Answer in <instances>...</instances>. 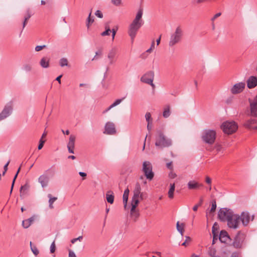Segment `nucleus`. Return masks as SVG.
Here are the masks:
<instances>
[{
  "label": "nucleus",
  "instance_id": "nucleus-21",
  "mask_svg": "<svg viewBox=\"0 0 257 257\" xmlns=\"http://www.w3.org/2000/svg\"><path fill=\"white\" fill-rule=\"evenodd\" d=\"M38 181L42 187L44 188L48 185L49 178L47 175L44 174L39 177Z\"/></svg>",
  "mask_w": 257,
  "mask_h": 257
},
{
  "label": "nucleus",
  "instance_id": "nucleus-43",
  "mask_svg": "<svg viewBox=\"0 0 257 257\" xmlns=\"http://www.w3.org/2000/svg\"><path fill=\"white\" fill-rule=\"evenodd\" d=\"M55 171V165H53L50 169H48L46 172L49 174H54Z\"/></svg>",
  "mask_w": 257,
  "mask_h": 257
},
{
  "label": "nucleus",
  "instance_id": "nucleus-26",
  "mask_svg": "<svg viewBox=\"0 0 257 257\" xmlns=\"http://www.w3.org/2000/svg\"><path fill=\"white\" fill-rule=\"evenodd\" d=\"M126 96H124L122 97L121 99H116L112 104H111L105 111H104L103 113H105L108 110H109L110 109L113 108V107L118 105L119 103H121V102L125 99Z\"/></svg>",
  "mask_w": 257,
  "mask_h": 257
},
{
  "label": "nucleus",
  "instance_id": "nucleus-58",
  "mask_svg": "<svg viewBox=\"0 0 257 257\" xmlns=\"http://www.w3.org/2000/svg\"><path fill=\"white\" fill-rule=\"evenodd\" d=\"M79 174L80 176H81L82 177H83V180L85 179V178L87 176V174L86 173H84V172H79Z\"/></svg>",
  "mask_w": 257,
  "mask_h": 257
},
{
  "label": "nucleus",
  "instance_id": "nucleus-12",
  "mask_svg": "<svg viewBox=\"0 0 257 257\" xmlns=\"http://www.w3.org/2000/svg\"><path fill=\"white\" fill-rule=\"evenodd\" d=\"M139 204V201L135 200L134 203H132V208L131 209V216L132 218L136 221L140 216V213L138 210H136V207Z\"/></svg>",
  "mask_w": 257,
  "mask_h": 257
},
{
  "label": "nucleus",
  "instance_id": "nucleus-6",
  "mask_svg": "<svg viewBox=\"0 0 257 257\" xmlns=\"http://www.w3.org/2000/svg\"><path fill=\"white\" fill-rule=\"evenodd\" d=\"M182 36V30L180 27H178L176 28L174 33L171 36L169 45L172 47L178 43L181 40Z\"/></svg>",
  "mask_w": 257,
  "mask_h": 257
},
{
  "label": "nucleus",
  "instance_id": "nucleus-56",
  "mask_svg": "<svg viewBox=\"0 0 257 257\" xmlns=\"http://www.w3.org/2000/svg\"><path fill=\"white\" fill-rule=\"evenodd\" d=\"M116 31H117V29H115L114 28H113L111 30V32H112V40H113L114 39V37L116 34Z\"/></svg>",
  "mask_w": 257,
  "mask_h": 257
},
{
  "label": "nucleus",
  "instance_id": "nucleus-34",
  "mask_svg": "<svg viewBox=\"0 0 257 257\" xmlns=\"http://www.w3.org/2000/svg\"><path fill=\"white\" fill-rule=\"evenodd\" d=\"M170 115V106L167 105L164 108V110L163 113V115L165 118H167Z\"/></svg>",
  "mask_w": 257,
  "mask_h": 257
},
{
  "label": "nucleus",
  "instance_id": "nucleus-46",
  "mask_svg": "<svg viewBox=\"0 0 257 257\" xmlns=\"http://www.w3.org/2000/svg\"><path fill=\"white\" fill-rule=\"evenodd\" d=\"M45 143V141L43 140L42 138H41L39 142V144L38 147V150H41L44 146V144Z\"/></svg>",
  "mask_w": 257,
  "mask_h": 257
},
{
  "label": "nucleus",
  "instance_id": "nucleus-14",
  "mask_svg": "<svg viewBox=\"0 0 257 257\" xmlns=\"http://www.w3.org/2000/svg\"><path fill=\"white\" fill-rule=\"evenodd\" d=\"M240 220L241 221L243 226H246L250 220V215L249 212L247 211L242 212L239 216Z\"/></svg>",
  "mask_w": 257,
  "mask_h": 257
},
{
  "label": "nucleus",
  "instance_id": "nucleus-39",
  "mask_svg": "<svg viewBox=\"0 0 257 257\" xmlns=\"http://www.w3.org/2000/svg\"><path fill=\"white\" fill-rule=\"evenodd\" d=\"M216 208V203L215 200H213L211 202V208L210 210V213H213L215 211Z\"/></svg>",
  "mask_w": 257,
  "mask_h": 257
},
{
  "label": "nucleus",
  "instance_id": "nucleus-3",
  "mask_svg": "<svg viewBox=\"0 0 257 257\" xmlns=\"http://www.w3.org/2000/svg\"><path fill=\"white\" fill-rule=\"evenodd\" d=\"M172 144L171 140L167 139L161 130L157 131L155 145L159 148L168 147Z\"/></svg>",
  "mask_w": 257,
  "mask_h": 257
},
{
  "label": "nucleus",
  "instance_id": "nucleus-8",
  "mask_svg": "<svg viewBox=\"0 0 257 257\" xmlns=\"http://www.w3.org/2000/svg\"><path fill=\"white\" fill-rule=\"evenodd\" d=\"M141 188L140 184L137 183L134 191V196L132 198V203H134L135 200L139 202V198L141 200H143L146 198L145 195L141 192Z\"/></svg>",
  "mask_w": 257,
  "mask_h": 257
},
{
  "label": "nucleus",
  "instance_id": "nucleus-20",
  "mask_svg": "<svg viewBox=\"0 0 257 257\" xmlns=\"http://www.w3.org/2000/svg\"><path fill=\"white\" fill-rule=\"evenodd\" d=\"M188 188L189 189H198L200 187L203 186L201 183H199L195 181H190L188 183Z\"/></svg>",
  "mask_w": 257,
  "mask_h": 257
},
{
  "label": "nucleus",
  "instance_id": "nucleus-54",
  "mask_svg": "<svg viewBox=\"0 0 257 257\" xmlns=\"http://www.w3.org/2000/svg\"><path fill=\"white\" fill-rule=\"evenodd\" d=\"M167 166V167L170 169L171 171H172L173 169V164H172V162H170L169 163H168L166 165Z\"/></svg>",
  "mask_w": 257,
  "mask_h": 257
},
{
  "label": "nucleus",
  "instance_id": "nucleus-55",
  "mask_svg": "<svg viewBox=\"0 0 257 257\" xmlns=\"http://www.w3.org/2000/svg\"><path fill=\"white\" fill-rule=\"evenodd\" d=\"M221 15V13H218L217 14H216L213 18H212L211 19V21L212 22H213L216 18H217L218 17H219V16H220Z\"/></svg>",
  "mask_w": 257,
  "mask_h": 257
},
{
  "label": "nucleus",
  "instance_id": "nucleus-13",
  "mask_svg": "<svg viewBox=\"0 0 257 257\" xmlns=\"http://www.w3.org/2000/svg\"><path fill=\"white\" fill-rule=\"evenodd\" d=\"M244 82H239L234 84L233 87L231 88L230 91L233 94H236L241 93L243 91L245 88Z\"/></svg>",
  "mask_w": 257,
  "mask_h": 257
},
{
  "label": "nucleus",
  "instance_id": "nucleus-42",
  "mask_svg": "<svg viewBox=\"0 0 257 257\" xmlns=\"http://www.w3.org/2000/svg\"><path fill=\"white\" fill-rule=\"evenodd\" d=\"M216 250L214 248L210 247L208 251V253L211 257H213L216 255Z\"/></svg>",
  "mask_w": 257,
  "mask_h": 257
},
{
  "label": "nucleus",
  "instance_id": "nucleus-37",
  "mask_svg": "<svg viewBox=\"0 0 257 257\" xmlns=\"http://www.w3.org/2000/svg\"><path fill=\"white\" fill-rule=\"evenodd\" d=\"M91 13H90L87 19L86 26L88 29L89 28V27L91 24H92L94 22V19L91 18Z\"/></svg>",
  "mask_w": 257,
  "mask_h": 257
},
{
  "label": "nucleus",
  "instance_id": "nucleus-22",
  "mask_svg": "<svg viewBox=\"0 0 257 257\" xmlns=\"http://www.w3.org/2000/svg\"><path fill=\"white\" fill-rule=\"evenodd\" d=\"M117 53L116 49L113 48L111 49L108 54V58L109 59V63L110 64L113 63V58L115 57Z\"/></svg>",
  "mask_w": 257,
  "mask_h": 257
},
{
  "label": "nucleus",
  "instance_id": "nucleus-1",
  "mask_svg": "<svg viewBox=\"0 0 257 257\" xmlns=\"http://www.w3.org/2000/svg\"><path fill=\"white\" fill-rule=\"evenodd\" d=\"M219 219L222 222H227V225L230 228H236L239 223V216L234 214L233 212L226 208H221L218 212Z\"/></svg>",
  "mask_w": 257,
  "mask_h": 257
},
{
  "label": "nucleus",
  "instance_id": "nucleus-63",
  "mask_svg": "<svg viewBox=\"0 0 257 257\" xmlns=\"http://www.w3.org/2000/svg\"><path fill=\"white\" fill-rule=\"evenodd\" d=\"M62 77V75H59L56 78V80L57 81L59 84L61 83V78Z\"/></svg>",
  "mask_w": 257,
  "mask_h": 257
},
{
  "label": "nucleus",
  "instance_id": "nucleus-16",
  "mask_svg": "<svg viewBox=\"0 0 257 257\" xmlns=\"http://www.w3.org/2000/svg\"><path fill=\"white\" fill-rule=\"evenodd\" d=\"M107 135H114L116 133L114 124L111 122H107L105 125V130L103 132Z\"/></svg>",
  "mask_w": 257,
  "mask_h": 257
},
{
  "label": "nucleus",
  "instance_id": "nucleus-57",
  "mask_svg": "<svg viewBox=\"0 0 257 257\" xmlns=\"http://www.w3.org/2000/svg\"><path fill=\"white\" fill-rule=\"evenodd\" d=\"M205 182L208 184H210V185L211 183V178L210 177H209L208 176H206V178H205Z\"/></svg>",
  "mask_w": 257,
  "mask_h": 257
},
{
  "label": "nucleus",
  "instance_id": "nucleus-49",
  "mask_svg": "<svg viewBox=\"0 0 257 257\" xmlns=\"http://www.w3.org/2000/svg\"><path fill=\"white\" fill-rule=\"evenodd\" d=\"M32 67L30 64H26L24 66V69L27 72L31 70Z\"/></svg>",
  "mask_w": 257,
  "mask_h": 257
},
{
  "label": "nucleus",
  "instance_id": "nucleus-19",
  "mask_svg": "<svg viewBox=\"0 0 257 257\" xmlns=\"http://www.w3.org/2000/svg\"><path fill=\"white\" fill-rule=\"evenodd\" d=\"M219 239L222 243H226L230 238L227 231L222 230L220 232Z\"/></svg>",
  "mask_w": 257,
  "mask_h": 257
},
{
  "label": "nucleus",
  "instance_id": "nucleus-36",
  "mask_svg": "<svg viewBox=\"0 0 257 257\" xmlns=\"http://www.w3.org/2000/svg\"><path fill=\"white\" fill-rule=\"evenodd\" d=\"M105 28V31L101 33V36H108L111 32V30L108 26L106 25Z\"/></svg>",
  "mask_w": 257,
  "mask_h": 257
},
{
  "label": "nucleus",
  "instance_id": "nucleus-64",
  "mask_svg": "<svg viewBox=\"0 0 257 257\" xmlns=\"http://www.w3.org/2000/svg\"><path fill=\"white\" fill-rule=\"evenodd\" d=\"M203 202V199L201 198L200 199V201H199V203L197 204V206H200L202 204Z\"/></svg>",
  "mask_w": 257,
  "mask_h": 257
},
{
  "label": "nucleus",
  "instance_id": "nucleus-25",
  "mask_svg": "<svg viewBox=\"0 0 257 257\" xmlns=\"http://www.w3.org/2000/svg\"><path fill=\"white\" fill-rule=\"evenodd\" d=\"M106 200L108 203L112 204L114 202V195L113 193L111 191H108L106 194Z\"/></svg>",
  "mask_w": 257,
  "mask_h": 257
},
{
  "label": "nucleus",
  "instance_id": "nucleus-11",
  "mask_svg": "<svg viewBox=\"0 0 257 257\" xmlns=\"http://www.w3.org/2000/svg\"><path fill=\"white\" fill-rule=\"evenodd\" d=\"M12 110V105L10 103L7 104L0 113V119L2 120L7 118L11 114Z\"/></svg>",
  "mask_w": 257,
  "mask_h": 257
},
{
  "label": "nucleus",
  "instance_id": "nucleus-51",
  "mask_svg": "<svg viewBox=\"0 0 257 257\" xmlns=\"http://www.w3.org/2000/svg\"><path fill=\"white\" fill-rule=\"evenodd\" d=\"M83 238L82 236H80L77 238H73L71 240V242L72 243H74L77 240L81 241Z\"/></svg>",
  "mask_w": 257,
  "mask_h": 257
},
{
  "label": "nucleus",
  "instance_id": "nucleus-28",
  "mask_svg": "<svg viewBox=\"0 0 257 257\" xmlns=\"http://www.w3.org/2000/svg\"><path fill=\"white\" fill-rule=\"evenodd\" d=\"M129 190L128 189H126L123 194V203L124 204V207L125 208L126 207L127 201L128 200V195H129Z\"/></svg>",
  "mask_w": 257,
  "mask_h": 257
},
{
  "label": "nucleus",
  "instance_id": "nucleus-31",
  "mask_svg": "<svg viewBox=\"0 0 257 257\" xmlns=\"http://www.w3.org/2000/svg\"><path fill=\"white\" fill-rule=\"evenodd\" d=\"M184 224L183 223L180 224L179 222H177L176 224L177 230L181 233L182 235H183V232L184 231Z\"/></svg>",
  "mask_w": 257,
  "mask_h": 257
},
{
  "label": "nucleus",
  "instance_id": "nucleus-52",
  "mask_svg": "<svg viewBox=\"0 0 257 257\" xmlns=\"http://www.w3.org/2000/svg\"><path fill=\"white\" fill-rule=\"evenodd\" d=\"M177 175L175 173H174L173 170L171 171L170 173L169 174V177L171 179H174L175 177H176Z\"/></svg>",
  "mask_w": 257,
  "mask_h": 257
},
{
  "label": "nucleus",
  "instance_id": "nucleus-59",
  "mask_svg": "<svg viewBox=\"0 0 257 257\" xmlns=\"http://www.w3.org/2000/svg\"><path fill=\"white\" fill-rule=\"evenodd\" d=\"M67 148H68V151L70 153L74 154V147H67Z\"/></svg>",
  "mask_w": 257,
  "mask_h": 257
},
{
  "label": "nucleus",
  "instance_id": "nucleus-38",
  "mask_svg": "<svg viewBox=\"0 0 257 257\" xmlns=\"http://www.w3.org/2000/svg\"><path fill=\"white\" fill-rule=\"evenodd\" d=\"M212 233L213 234V236H215V235H218V226L216 222L213 224L212 226Z\"/></svg>",
  "mask_w": 257,
  "mask_h": 257
},
{
  "label": "nucleus",
  "instance_id": "nucleus-45",
  "mask_svg": "<svg viewBox=\"0 0 257 257\" xmlns=\"http://www.w3.org/2000/svg\"><path fill=\"white\" fill-rule=\"evenodd\" d=\"M56 250V246L55 243V241H54L51 244L50 246V252L54 253Z\"/></svg>",
  "mask_w": 257,
  "mask_h": 257
},
{
  "label": "nucleus",
  "instance_id": "nucleus-41",
  "mask_svg": "<svg viewBox=\"0 0 257 257\" xmlns=\"http://www.w3.org/2000/svg\"><path fill=\"white\" fill-rule=\"evenodd\" d=\"M20 170H21V167H19L16 175H15L14 176V178L13 179V182H12V186H11V193L12 192V190H13V187H14V184H15V181H16V179L18 176V175L19 174V173L20 172Z\"/></svg>",
  "mask_w": 257,
  "mask_h": 257
},
{
  "label": "nucleus",
  "instance_id": "nucleus-23",
  "mask_svg": "<svg viewBox=\"0 0 257 257\" xmlns=\"http://www.w3.org/2000/svg\"><path fill=\"white\" fill-rule=\"evenodd\" d=\"M34 220V217L32 216L28 219H25L22 222V226L25 228H28Z\"/></svg>",
  "mask_w": 257,
  "mask_h": 257
},
{
  "label": "nucleus",
  "instance_id": "nucleus-5",
  "mask_svg": "<svg viewBox=\"0 0 257 257\" xmlns=\"http://www.w3.org/2000/svg\"><path fill=\"white\" fill-rule=\"evenodd\" d=\"M221 127L225 134L230 135L236 132L237 130L238 125L235 121H227L222 124Z\"/></svg>",
  "mask_w": 257,
  "mask_h": 257
},
{
  "label": "nucleus",
  "instance_id": "nucleus-17",
  "mask_svg": "<svg viewBox=\"0 0 257 257\" xmlns=\"http://www.w3.org/2000/svg\"><path fill=\"white\" fill-rule=\"evenodd\" d=\"M250 107L251 115L257 117V95L254 98V101L250 103Z\"/></svg>",
  "mask_w": 257,
  "mask_h": 257
},
{
  "label": "nucleus",
  "instance_id": "nucleus-15",
  "mask_svg": "<svg viewBox=\"0 0 257 257\" xmlns=\"http://www.w3.org/2000/svg\"><path fill=\"white\" fill-rule=\"evenodd\" d=\"M243 241V235L238 232L234 238L233 245L236 248L241 247Z\"/></svg>",
  "mask_w": 257,
  "mask_h": 257
},
{
  "label": "nucleus",
  "instance_id": "nucleus-33",
  "mask_svg": "<svg viewBox=\"0 0 257 257\" xmlns=\"http://www.w3.org/2000/svg\"><path fill=\"white\" fill-rule=\"evenodd\" d=\"M29 189V185L28 184H25L21 187L20 193L24 195L28 191Z\"/></svg>",
  "mask_w": 257,
  "mask_h": 257
},
{
  "label": "nucleus",
  "instance_id": "nucleus-18",
  "mask_svg": "<svg viewBox=\"0 0 257 257\" xmlns=\"http://www.w3.org/2000/svg\"><path fill=\"white\" fill-rule=\"evenodd\" d=\"M246 82L248 88H254L257 85V77L251 76L249 77Z\"/></svg>",
  "mask_w": 257,
  "mask_h": 257
},
{
  "label": "nucleus",
  "instance_id": "nucleus-32",
  "mask_svg": "<svg viewBox=\"0 0 257 257\" xmlns=\"http://www.w3.org/2000/svg\"><path fill=\"white\" fill-rule=\"evenodd\" d=\"M31 15L30 13V10H28L27 11V15L25 16V19H24V21L23 25V28H24L26 26L28 21L31 18Z\"/></svg>",
  "mask_w": 257,
  "mask_h": 257
},
{
  "label": "nucleus",
  "instance_id": "nucleus-10",
  "mask_svg": "<svg viewBox=\"0 0 257 257\" xmlns=\"http://www.w3.org/2000/svg\"><path fill=\"white\" fill-rule=\"evenodd\" d=\"M243 125L249 130H256L257 119L255 118H250L245 121Z\"/></svg>",
  "mask_w": 257,
  "mask_h": 257
},
{
  "label": "nucleus",
  "instance_id": "nucleus-48",
  "mask_svg": "<svg viewBox=\"0 0 257 257\" xmlns=\"http://www.w3.org/2000/svg\"><path fill=\"white\" fill-rule=\"evenodd\" d=\"M46 48V45H42V46H37L36 47H35V51H37V52H38V51H40L41 50H42L43 49H44Z\"/></svg>",
  "mask_w": 257,
  "mask_h": 257
},
{
  "label": "nucleus",
  "instance_id": "nucleus-24",
  "mask_svg": "<svg viewBox=\"0 0 257 257\" xmlns=\"http://www.w3.org/2000/svg\"><path fill=\"white\" fill-rule=\"evenodd\" d=\"M40 64L43 68H48L49 67V59L47 57H43L40 61Z\"/></svg>",
  "mask_w": 257,
  "mask_h": 257
},
{
  "label": "nucleus",
  "instance_id": "nucleus-27",
  "mask_svg": "<svg viewBox=\"0 0 257 257\" xmlns=\"http://www.w3.org/2000/svg\"><path fill=\"white\" fill-rule=\"evenodd\" d=\"M170 187L168 191V197L170 199H173L174 198V192L175 189V183L170 184Z\"/></svg>",
  "mask_w": 257,
  "mask_h": 257
},
{
  "label": "nucleus",
  "instance_id": "nucleus-53",
  "mask_svg": "<svg viewBox=\"0 0 257 257\" xmlns=\"http://www.w3.org/2000/svg\"><path fill=\"white\" fill-rule=\"evenodd\" d=\"M95 15L99 18H102L103 14L99 10H97L96 11Z\"/></svg>",
  "mask_w": 257,
  "mask_h": 257
},
{
  "label": "nucleus",
  "instance_id": "nucleus-4",
  "mask_svg": "<svg viewBox=\"0 0 257 257\" xmlns=\"http://www.w3.org/2000/svg\"><path fill=\"white\" fill-rule=\"evenodd\" d=\"M216 133L212 130H205L203 131L201 139L206 144L212 145L216 139Z\"/></svg>",
  "mask_w": 257,
  "mask_h": 257
},
{
  "label": "nucleus",
  "instance_id": "nucleus-35",
  "mask_svg": "<svg viewBox=\"0 0 257 257\" xmlns=\"http://www.w3.org/2000/svg\"><path fill=\"white\" fill-rule=\"evenodd\" d=\"M59 64L61 67L67 66L68 65V62L66 58H63L60 60Z\"/></svg>",
  "mask_w": 257,
  "mask_h": 257
},
{
  "label": "nucleus",
  "instance_id": "nucleus-61",
  "mask_svg": "<svg viewBox=\"0 0 257 257\" xmlns=\"http://www.w3.org/2000/svg\"><path fill=\"white\" fill-rule=\"evenodd\" d=\"M10 160H9L7 163L6 164H5V165L4 166V170H5V172H7V170H8V165L9 164H10Z\"/></svg>",
  "mask_w": 257,
  "mask_h": 257
},
{
  "label": "nucleus",
  "instance_id": "nucleus-29",
  "mask_svg": "<svg viewBox=\"0 0 257 257\" xmlns=\"http://www.w3.org/2000/svg\"><path fill=\"white\" fill-rule=\"evenodd\" d=\"M48 197L49 198V208L51 209H53L54 206L53 205V203L57 200V197H53L51 194H49L48 195Z\"/></svg>",
  "mask_w": 257,
  "mask_h": 257
},
{
  "label": "nucleus",
  "instance_id": "nucleus-7",
  "mask_svg": "<svg viewBox=\"0 0 257 257\" xmlns=\"http://www.w3.org/2000/svg\"><path fill=\"white\" fill-rule=\"evenodd\" d=\"M143 171L147 179L152 180L154 177V173L152 171V165L149 161H145L143 164Z\"/></svg>",
  "mask_w": 257,
  "mask_h": 257
},
{
  "label": "nucleus",
  "instance_id": "nucleus-2",
  "mask_svg": "<svg viewBox=\"0 0 257 257\" xmlns=\"http://www.w3.org/2000/svg\"><path fill=\"white\" fill-rule=\"evenodd\" d=\"M143 9L140 8L138 10L135 18L130 25L128 34L131 37L132 42L136 36L138 31L144 25V22L142 19Z\"/></svg>",
  "mask_w": 257,
  "mask_h": 257
},
{
  "label": "nucleus",
  "instance_id": "nucleus-30",
  "mask_svg": "<svg viewBox=\"0 0 257 257\" xmlns=\"http://www.w3.org/2000/svg\"><path fill=\"white\" fill-rule=\"evenodd\" d=\"M75 136L74 135H70L69 137V142L67 144V147H74L75 146Z\"/></svg>",
  "mask_w": 257,
  "mask_h": 257
},
{
  "label": "nucleus",
  "instance_id": "nucleus-50",
  "mask_svg": "<svg viewBox=\"0 0 257 257\" xmlns=\"http://www.w3.org/2000/svg\"><path fill=\"white\" fill-rule=\"evenodd\" d=\"M121 0H111V3L116 6H119L121 4Z\"/></svg>",
  "mask_w": 257,
  "mask_h": 257
},
{
  "label": "nucleus",
  "instance_id": "nucleus-60",
  "mask_svg": "<svg viewBox=\"0 0 257 257\" xmlns=\"http://www.w3.org/2000/svg\"><path fill=\"white\" fill-rule=\"evenodd\" d=\"M69 257H76V256L73 251L70 250L69 252Z\"/></svg>",
  "mask_w": 257,
  "mask_h": 257
},
{
  "label": "nucleus",
  "instance_id": "nucleus-40",
  "mask_svg": "<svg viewBox=\"0 0 257 257\" xmlns=\"http://www.w3.org/2000/svg\"><path fill=\"white\" fill-rule=\"evenodd\" d=\"M30 245H31V250H32V252H33V253L35 255H38L39 253V250L37 249V247L35 245H32L31 242H30Z\"/></svg>",
  "mask_w": 257,
  "mask_h": 257
},
{
  "label": "nucleus",
  "instance_id": "nucleus-44",
  "mask_svg": "<svg viewBox=\"0 0 257 257\" xmlns=\"http://www.w3.org/2000/svg\"><path fill=\"white\" fill-rule=\"evenodd\" d=\"M208 1L207 0H192V3L193 5H197L201 3H205Z\"/></svg>",
  "mask_w": 257,
  "mask_h": 257
},
{
  "label": "nucleus",
  "instance_id": "nucleus-9",
  "mask_svg": "<svg viewBox=\"0 0 257 257\" xmlns=\"http://www.w3.org/2000/svg\"><path fill=\"white\" fill-rule=\"evenodd\" d=\"M154 77V72L150 71L145 74L141 78V81L144 83L151 85L154 88L155 85L153 84V80Z\"/></svg>",
  "mask_w": 257,
  "mask_h": 257
},
{
  "label": "nucleus",
  "instance_id": "nucleus-62",
  "mask_svg": "<svg viewBox=\"0 0 257 257\" xmlns=\"http://www.w3.org/2000/svg\"><path fill=\"white\" fill-rule=\"evenodd\" d=\"M218 239V235H215V236H213V240H212V244H214L215 241Z\"/></svg>",
  "mask_w": 257,
  "mask_h": 257
},
{
  "label": "nucleus",
  "instance_id": "nucleus-47",
  "mask_svg": "<svg viewBox=\"0 0 257 257\" xmlns=\"http://www.w3.org/2000/svg\"><path fill=\"white\" fill-rule=\"evenodd\" d=\"M145 117L148 122H150V121H152L151 114L150 112L146 113Z\"/></svg>",
  "mask_w": 257,
  "mask_h": 257
}]
</instances>
